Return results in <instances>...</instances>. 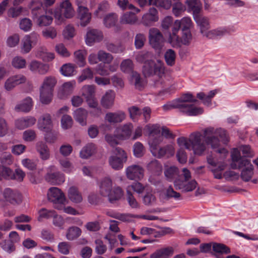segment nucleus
Instances as JSON below:
<instances>
[{"label": "nucleus", "mask_w": 258, "mask_h": 258, "mask_svg": "<svg viewBox=\"0 0 258 258\" xmlns=\"http://www.w3.org/2000/svg\"><path fill=\"white\" fill-rule=\"evenodd\" d=\"M204 138L208 146H210L220 155L219 159L213 157L212 155H209L207 158L209 168L214 177L221 179L224 177L227 180L237 178L238 174L234 171L228 170L224 172L227 166L224 159L228 154V151L223 147V146L227 145L229 142V137L226 131L221 128H215L209 127L204 131Z\"/></svg>", "instance_id": "1"}, {"label": "nucleus", "mask_w": 258, "mask_h": 258, "mask_svg": "<svg viewBox=\"0 0 258 258\" xmlns=\"http://www.w3.org/2000/svg\"><path fill=\"white\" fill-rule=\"evenodd\" d=\"M151 55L148 51H142L137 55L136 59L139 62H144L143 68L144 75L146 77L154 76L155 85L158 86L169 80L168 73L162 61L159 59L146 61Z\"/></svg>", "instance_id": "2"}, {"label": "nucleus", "mask_w": 258, "mask_h": 258, "mask_svg": "<svg viewBox=\"0 0 258 258\" xmlns=\"http://www.w3.org/2000/svg\"><path fill=\"white\" fill-rule=\"evenodd\" d=\"M206 129L203 131L204 139V131ZM177 143L180 149L177 152L176 158L181 164H184L187 161V155L183 148L188 150H192L195 155H201L206 150L207 145H208L205 140L204 142H202V136L199 132L191 134L189 138L183 137L178 138Z\"/></svg>", "instance_id": "3"}, {"label": "nucleus", "mask_w": 258, "mask_h": 258, "mask_svg": "<svg viewBox=\"0 0 258 258\" xmlns=\"http://www.w3.org/2000/svg\"><path fill=\"white\" fill-rule=\"evenodd\" d=\"M145 130L149 135V144L151 151L155 157L161 158L166 156L170 158L175 154V148L172 144L158 148V145L162 142V138L159 135L160 129L157 125H147Z\"/></svg>", "instance_id": "4"}, {"label": "nucleus", "mask_w": 258, "mask_h": 258, "mask_svg": "<svg viewBox=\"0 0 258 258\" xmlns=\"http://www.w3.org/2000/svg\"><path fill=\"white\" fill-rule=\"evenodd\" d=\"M31 5L32 18L38 26H46L52 23L53 19L50 15L53 13L52 9L47 11L43 9L41 0H33Z\"/></svg>", "instance_id": "5"}, {"label": "nucleus", "mask_w": 258, "mask_h": 258, "mask_svg": "<svg viewBox=\"0 0 258 258\" xmlns=\"http://www.w3.org/2000/svg\"><path fill=\"white\" fill-rule=\"evenodd\" d=\"M57 83L56 79L53 76L45 77L39 88V99L43 104H48L52 100L54 88Z\"/></svg>", "instance_id": "6"}, {"label": "nucleus", "mask_w": 258, "mask_h": 258, "mask_svg": "<svg viewBox=\"0 0 258 258\" xmlns=\"http://www.w3.org/2000/svg\"><path fill=\"white\" fill-rule=\"evenodd\" d=\"M134 125L131 122H127L117 127L115 131L114 136L107 135L105 136L106 141L111 145L118 144V141L131 140L133 132Z\"/></svg>", "instance_id": "7"}, {"label": "nucleus", "mask_w": 258, "mask_h": 258, "mask_svg": "<svg viewBox=\"0 0 258 258\" xmlns=\"http://www.w3.org/2000/svg\"><path fill=\"white\" fill-rule=\"evenodd\" d=\"M53 13L55 23L57 25H61L66 19H71L75 16V11L69 0L63 1Z\"/></svg>", "instance_id": "8"}, {"label": "nucleus", "mask_w": 258, "mask_h": 258, "mask_svg": "<svg viewBox=\"0 0 258 258\" xmlns=\"http://www.w3.org/2000/svg\"><path fill=\"white\" fill-rule=\"evenodd\" d=\"M254 155V153L251 147L247 145H243L234 148L231 152V163L230 164L231 168H236L237 163L240 162L243 160H247L243 159L242 157L251 158Z\"/></svg>", "instance_id": "9"}, {"label": "nucleus", "mask_w": 258, "mask_h": 258, "mask_svg": "<svg viewBox=\"0 0 258 258\" xmlns=\"http://www.w3.org/2000/svg\"><path fill=\"white\" fill-rule=\"evenodd\" d=\"M179 32L171 31L167 38V42L174 48H178L182 45H188L192 40V35L190 31H182L181 37L178 35Z\"/></svg>", "instance_id": "10"}, {"label": "nucleus", "mask_w": 258, "mask_h": 258, "mask_svg": "<svg viewBox=\"0 0 258 258\" xmlns=\"http://www.w3.org/2000/svg\"><path fill=\"white\" fill-rule=\"evenodd\" d=\"M127 155L124 150L119 148H115L112 155L109 158V165L115 170H119L123 167L126 161Z\"/></svg>", "instance_id": "11"}, {"label": "nucleus", "mask_w": 258, "mask_h": 258, "mask_svg": "<svg viewBox=\"0 0 258 258\" xmlns=\"http://www.w3.org/2000/svg\"><path fill=\"white\" fill-rule=\"evenodd\" d=\"M194 100L192 94L187 93L183 94L178 99L167 102L162 107L165 111H169L173 109L178 108L180 111H182L184 102H191Z\"/></svg>", "instance_id": "12"}, {"label": "nucleus", "mask_w": 258, "mask_h": 258, "mask_svg": "<svg viewBox=\"0 0 258 258\" xmlns=\"http://www.w3.org/2000/svg\"><path fill=\"white\" fill-rule=\"evenodd\" d=\"M47 197L49 201L55 204L54 207L58 205L66 204L67 200L63 192L58 188L51 187L47 192Z\"/></svg>", "instance_id": "13"}, {"label": "nucleus", "mask_w": 258, "mask_h": 258, "mask_svg": "<svg viewBox=\"0 0 258 258\" xmlns=\"http://www.w3.org/2000/svg\"><path fill=\"white\" fill-rule=\"evenodd\" d=\"M26 80V77L22 74L11 76L5 81L4 89L7 91H11L17 86L25 83Z\"/></svg>", "instance_id": "14"}, {"label": "nucleus", "mask_w": 258, "mask_h": 258, "mask_svg": "<svg viewBox=\"0 0 258 258\" xmlns=\"http://www.w3.org/2000/svg\"><path fill=\"white\" fill-rule=\"evenodd\" d=\"M236 168H232V169L242 168L241 172V178L246 181L249 180L253 175V166L250 163L249 160H243L237 163Z\"/></svg>", "instance_id": "15"}, {"label": "nucleus", "mask_w": 258, "mask_h": 258, "mask_svg": "<svg viewBox=\"0 0 258 258\" xmlns=\"http://www.w3.org/2000/svg\"><path fill=\"white\" fill-rule=\"evenodd\" d=\"M164 38L158 29L153 28L149 30V42L152 46L156 50H160Z\"/></svg>", "instance_id": "16"}, {"label": "nucleus", "mask_w": 258, "mask_h": 258, "mask_svg": "<svg viewBox=\"0 0 258 258\" xmlns=\"http://www.w3.org/2000/svg\"><path fill=\"white\" fill-rule=\"evenodd\" d=\"M234 31V29L230 26L219 27L209 30L206 37L210 39H220Z\"/></svg>", "instance_id": "17"}, {"label": "nucleus", "mask_w": 258, "mask_h": 258, "mask_svg": "<svg viewBox=\"0 0 258 258\" xmlns=\"http://www.w3.org/2000/svg\"><path fill=\"white\" fill-rule=\"evenodd\" d=\"M3 196L6 202L13 205L19 204L22 200V195L18 191L10 188H7L3 191Z\"/></svg>", "instance_id": "18"}, {"label": "nucleus", "mask_w": 258, "mask_h": 258, "mask_svg": "<svg viewBox=\"0 0 258 258\" xmlns=\"http://www.w3.org/2000/svg\"><path fill=\"white\" fill-rule=\"evenodd\" d=\"M127 178L130 180H141L144 175L143 168L138 165H132L125 169Z\"/></svg>", "instance_id": "19"}, {"label": "nucleus", "mask_w": 258, "mask_h": 258, "mask_svg": "<svg viewBox=\"0 0 258 258\" xmlns=\"http://www.w3.org/2000/svg\"><path fill=\"white\" fill-rule=\"evenodd\" d=\"M193 26V22L189 17H184L180 20L174 21L173 25L171 31L179 32L180 29L182 31H190L189 29Z\"/></svg>", "instance_id": "20"}, {"label": "nucleus", "mask_w": 258, "mask_h": 258, "mask_svg": "<svg viewBox=\"0 0 258 258\" xmlns=\"http://www.w3.org/2000/svg\"><path fill=\"white\" fill-rule=\"evenodd\" d=\"M37 127L43 132L51 131L53 123L50 114L45 113L42 115L38 120Z\"/></svg>", "instance_id": "21"}, {"label": "nucleus", "mask_w": 258, "mask_h": 258, "mask_svg": "<svg viewBox=\"0 0 258 258\" xmlns=\"http://www.w3.org/2000/svg\"><path fill=\"white\" fill-rule=\"evenodd\" d=\"M38 38V36L35 33L26 35L22 40L21 50L23 53H28L32 49V45H35Z\"/></svg>", "instance_id": "22"}, {"label": "nucleus", "mask_w": 258, "mask_h": 258, "mask_svg": "<svg viewBox=\"0 0 258 258\" xmlns=\"http://www.w3.org/2000/svg\"><path fill=\"white\" fill-rule=\"evenodd\" d=\"M176 189L183 191H190L197 187V182L195 180H181L176 179L174 181Z\"/></svg>", "instance_id": "23"}, {"label": "nucleus", "mask_w": 258, "mask_h": 258, "mask_svg": "<svg viewBox=\"0 0 258 258\" xmlns=\"http://www.w3.org/2000/svg\"><path fill=\"white\" fill-rule=\"evenodd\" d=\"M159 19V13L155 8H151L148 12L142 16L143 24L145 26H151Z\"/></svg>", "instance_id": "24"}, {"label": "nucleus", "mask_w": 258, "mask_h": 258, "mask_svg": "<svg viewBox=\"0 0 258 258\" xmlns=\"http://www.w3.org/2000/svg\"><path fill=\"white\" fill-rule=\"evenodd\" d=\"M193 18L197 25L200 27L202 34L204 36L207 37V34L208 33V30L210 27L209 19L200 13L194 16Z\"/></svg>", "instance_id": "25"}, {"label": "nucleus", "mask_w": 258, "mask_h": 258, "mask_svg": "<svg viewBox=\"0 0 258 258\" xmlns=\"http://www.w3.org/2000/svg\"><path fill=\"white\" fill-rule=\"evenodd\" d=\"M103 37V34L100 31L96 29L89 30L85 36L86 43L88 46H92L95 42L101 41Z\"/></svg>", "instance_id": "26"}, {"label": "nucleus", "mask_w": 258, "mask_h": 258, "mask_svg": "<svg viewBox=\"0 0 258 258\" xmlns=\"http://www.w3.org/2000/svg\"><path fill=\"white\" fill-rule=\"evenodd\" d=\"M77 17L82 27L88 25L91 20V14L87 7H80L77 9Z\"/></svg>", "instance_id": "27"}, {"label": "nucleus", "mask_w": 258, "mask_h": 258, "mask_svg": "<svg viewBox=\"0 0 258 258\" xmlns=\"http://www.w3.org/2000/svg\"><path fill=\"white\" fill-rule=\"evenodd\" d=\"M193 99H194L193 101L184 102L183 103L181 112L187 115L196 116L201 114L204 112V109L203 108L189 104L190 102H193L196 101L194 97Z\"/></svg>", "instance_id": "28"}, {"label": "nucleus", "mask_w": 258, "mask_h": 258, "mask_svg": "<svg viewBox=\"0 0 258 258\" xmlns=\"http://www.w3.org/2000/svg\"><path fill=\"white\" fill-rule=\"evenodd\" d=\"M29 69L32 72L45 75L48 72L49 66L40 61L33 60L29 64Z\"/></svg>", "instance_id": "29"}, {"label": "nucleus", "mask_w": 258, "mask_h": 258, "mask_svg": "<svg viewBox=\"0 0 258 258\" xmlns=\"http://www.w3.org/2000/svg\"><path fill=\"white\" fill-rule=\"evenodd\" d=\"M115 98V93L113 90L107 91L101 99V105L105 108H110L114 104Z\"/></svg>", "instance_id": "30"}, {"label": "nucleus", "mask_w": 258, "mask_h": 258, "mask_svg": "<svg viewBox=\"0 0 258 258\" xmlns=\"http://www.w3.org/2000/svg\"><path fill=\"white\" fill-rule=\"evenodd\" d=\"M33 104L32 98L27 97L15 106V109L18 111L28 112L32 109Z\"/></svg>", "instance_id": "31"}, {"label": "nucleus", "mask_w": 258, "mask_h": 258, "mask_svg": "<svg viewBox=\"0 0 258 258\" xmlns=\"http://www.w3.org/2000/svg\"><path fill=\"white\" fill-rule=\"evenodd\" d=\"M36 121V120L34 117L26 116L17 119L15 121V125L18 129L23 130L33 125Z\"/></svg>", "instance_id": "32"}, {"label": "nucleus", "mask_w": 258, "mask_h": 258, "mask_svg": "<svg viewBox=\"0 0 258 258\" xmlns=\"http://www.w3.org/2000/svg\"><path fill=\"white\" fill-rule=\"evenodd\" d=\"M88 114L87 110L83 108H79L76 109L73 113L75 120L82 126H85L87 124Z\"/></svg>", "instance_id": "33"}, {"label": "nucleus", "mask_w": 258, "mask_h": 258, "mask_svg": "<svg viewBox=\"0 0 258 258\" xmlns=\"http://www.w3.org/2000/svg\"><path fill=\"white\" fill-rule=\"evenodd\" d=\"M174 253L172 247L168 246L156 250L150 255V258H169Z\"/></svg>", "instance_id": "34"}, {"label": "nucleus", "mask_w": 258, "mask_h": 258, "mask_svg": "<svg viewBox=\"0 0 258 258\" xmlns=\"http://www.w3.org/2000/svg\"><path fill=\"white\" fill-rule=\"evenodd\" d=\"M100 194L105 196L112 187V181L110 177H105L100 180L98 183Z\"/></svg>", "instance_id": "35"}, {"label": "nucleus", "mask_w": 258, "mask_h": 258, "mask_svg": "<svg viewBox=\"0 0 258 258\" xmlns=\"http://www.w3.org/2000/svg\"><path fill=\"white\" fill-rule=\"evenodd\" d=\"M185 4L188 13L192 12L193 17L200 13L202 4L199 0H186Z\"/></svg>", "instance_id": "36"}, {"label": "nucleus", "mask_w": 258, "mask_h": 258, "mask_svg": "<svg viewBox=\"0 0 258 258\" xmlns=\"http://www.w3.org/2000/svg\"><path fill=\"white\" fill-rule=\"evenodd\" d=\"M138 21V18L136 13L132 12L124 13L120 17V23L121 24L133 25L136 24Z\"/></svg>", "instance_id": "37"}, {"label": "nucleus", "mask_w": 258, "mask_h": 258, "mask_svg": "<svg viewBox=\"0 0 258 258\" xmlns=\"http://www.w3.org/2000/svg\"><path fill=\"white\" fill-rule=\"evenodd\" d=\"M97 151L96 145L92 143L86 145L80 152V157L86 159L94 155Z\"/></svg>", "instance_id": "38"}, {"label": "nucleus", "mask_w": 258, "mask_h": 258, "mask_svg": "<svg viewBox=\"0 0 258 258\" xmlns=\"http://www.w3.org/2000/svg\"><path fill=\"white\" fill-rule=\"evenodd\" d=\"M125 118V114L122 111L116 112H108L105 117L106 121L109 123H118L122 121Z\"/></svg>", "instance_id": "39"}, {"label": "nucleus", "mask_w": 258, "mask_h": 258, "mask_svg": "<svg viewBox=\"0 0 258 258\" xmlns=\"http://www.w3.org/2000/svg\"><path fill=\"white\" fill-rule=\"evenodd\" d=\"M123 196V191L122 189L118 186H115L110 189L109 194L105 197H107L109 201L113 203L115 201L120 200Z\"/></svg>", "instance_id": "40"}, {"label": "nucleus", "mask_w": 258, "mask_h": 258, "mask_svg": "<svg viewBox=\"0 0 258 258\" xmlns=\"http://www.w3.org/2000/svg\"><path fill=\"white\" fill-rule=\"evenodd\" d=\"M46 179L49 182L54 184H59L65 180L64 174L60 172L53 173H47L46 175Z\"/></svg>", "instance_id": "41"}, {"label": "nucleus", "mask_w": 258, "mask_h": 258, "mask_svg": "<svg viewBox=\"0 0 258 258\" xmlns=\"http://www.w3.org/2000/svg\"><path fill=\"white\" fill-rule=\"evenodd\" d=\"M87 51L85 49H79L74 52L75 61L80 67H83L86 64V56Z\"/></svg>", "instance_id": "42"}, {"label": "nucleus", "mask_w": 258, "mask_h": 258, "mask_svg": "<svg viewBox=\"0 0 258 258\" xmlns=\"http://www.w3.org/2000/svg\"><path fill=\"white\" fill-rule=\"evenodd\" d=\"M36 150L42 160H47L49 159L50 151L46 145L42 142H38L36 144Z\"/></svg>", "instance_id": "43"}, {"label": "nucleus", "mask_w": 258, "mask_h": 258, "mask_svg": "<svg viewBox=\"0 0 258 258\" xmlns=\"http://www.w3.org/2000/svg\"><path fill=\"white\" fill-rule=\"evenodd\" d=\"M117 21L118 15L116 13H111L104 16L103 23L105 27L110 28L115 26Z\"/></svg>", "instance_id": "44"}, {"label": "nucleus", "mask_w": 258, "mask_h": 258, "mask_svg": "<svg viewBox=\"0 0 258 258\" xmlns=\"http://www.w3.org/2000/svg\"><path fill=\"white\" fill-rule=\"evenodd\" d=\"M88 106L93 109L90 111V113L94 116H98L101 114L102 110L100 107H98L97 101L94 97L86 99Z\"/></svg>", "instance_id": "45"}, {"label": "nucleus", "mask_w": 258, "mask_h": 258, "mask_svg": "<svg viewBox=\"0 0 258 258\" xmlns=\"http://www.w3.org/2000/svg\"><path fill=\"white\" fill-rule=\"evenodd\" d=\"M29 14V11L26 8L17 7L11 8L8 12V15L9 17L16 18L21 15L27 16Z\"/></svg>", "instance_id": "46"}, {"label": "nucleus", "mask_w": 258, "mask_h": 258, "mask_svg": "<svg viewBox=\"0 0 258 258\" xmlns=\"http://www.w3.org/2000/svg\"><path fill=\"white\" fill-rule=\"evenodd\" d=\"M68 197L72 202L75 203H80L83 199L81 194L75 186H72L69 188Z\"/></svg>", "instance_id": "47"}, {"label": "nucleus", "mask_w": 258, "mask_h": 258, "mask_svg": "<svg viewBox=\"0 0 258 258\" xmlns=\"http://www.w3.org/2000/svg\"><path fill=\"white\" fill-rule=\"evenodd\" d=\"M59 163L62 170L66 173L70 174L75 171L73 164L68 159H60Z\"/></svg>", "instance_id": "48"}, {"label": "nucleus", "mask_w": 258, "mask_h": 258, "mask_svg": "<svg viewBox=\"0 0 258 258\" xmlns=\"http://www.w3.org/2000/svg\"><path fill=\"white\" fill-rule=\"evenodd\" d=\"M60 72L65 77H72L76 74L75 66L70 63L64 64L60 68Z\"/></svg>", "instance_id": "49"}, {"label": "nucleus", "mask_w": 258, "mask_h": 258, "mask_svg": "<svg viewBox=\"0 0 258 258\" xmlns=\"http://www.w3.org/2000/svg\"><path fill=\"white\" fill-rule=\"evenodd\" d=\"M35 56L45 61H50L55 57L54 54L53 52H47L44 48H41L36 51Z\"/></svg>", "instance_id": "50"}, {"label": "nucleus", "mask_w": 258, "mask_h": 258, "mask_svg": "<svg viewBox=\"0 0 258 258\" xmlns=\"http://www.w3.org/2000/svg\"><path fill=\"white\" fill-rule=\"evenodd\" d=\"M53 225L59 230L64 229L65 220L62 216L58 215L55 211L52 217Z\"/></svg>", "instance_id": "51"}, {"label": "nucleus", "mask_w": 258, "mask_h": 258, "mask_svg": "<svg viewBox=\"0 0 258 258\" xmlns=\"http://www.w3.org/2000/svg\"><path fill=\"white\" fill-rule=\"evenodd\" d=\"M81 233L82 230L80 228L76 226H72L67 230L66 237L69 240H73L79 237Z\"/></svg>", "instance_id": "52"}, {"label": "nucleus", "mask_w": 258, "mask_h": 258, "mask_svg": "<svg viewBox=\"0 0 258 258\" xmlns=\"http://www.w3.org/2000/svg\"><path fill=\"white\" fill-rule=\"evenodd\" d=\"M178 174L179 171L176 167L174 166L166 167L164 171V174L167 180L168 181H173Z\"/></svg>", "instance_id": "53"}, {"label": "nucleus", "mask_w": 258, "mask_h": 258, "mask_svg": "<svg viewBox=\"0 0 258 258\" xmlns=\"http://www.w3.org/2000/svg\"><path fill=\"white\" fill-rule=\"evenodd\" d=\"M145 189V186L139 182H135L126 188V193H132V191L141 194Z\"/></svg>", "instance_id": "54"}, {"label": "nucleus", "mask_w": 258, "mask_h": 258, "mask_svg": "<svg viewBox=\"0 0 258 258\" xmlns=\"http://www.w3.org/2000/svg\"><path fill=\"white\" fill-rule=\"evenodd\" d=\"M55 211L53 210H48L45 208H42L38 211V216L37 220L42 222L44 219H48L52 218Z\"/></svg>", "instance_id": "55"}, {"label": "nucleus", "mask_w": 258, "mask_h": 258, "mask_svg": "<svg viewBox=\"0 0 258 258\" xmlns=\"http://www.w3.org/2000/svg\"><path fill=\"white\" fill-rule=\"evenodd\" d=\"M131 81L134 83L135 87L141 90L145 85V82L141 79L139 74L136 72H132Z\"/></svg>", "instance_id": "56"}, {"label": "nucleus", "mask_w": 258, "mask_h": 258, "mask_svg": "<svg viewBox=\"0 0 258 258\" xmlns=\"http://www.w3.org/2000/svg\"><path fill=\"white\" fill-rule=\"evenodd\" d=\"M26 60L21 56H16L12 60V66L16 69H24L26 67Z\"/></svg>", "instance_id": "57"}, {"label": "nucleus", "mask_w": 258, "mask_h": 258, "mask_svg": "<svg viewBox=\"0 0 258 258\" xmlns=\"http://www.w3.org/2000/svg\"><path fill=\"white\" fill-rule=\"evenodd\" d=\"M186 10L185 6L180 2L174 3L172 6V13L176 17H180Z\"/></svg>", "instance_id": "58"}, {"label": "nucleus", "mask_w": 258, "mask_h": 258, "mask_svg": "<svg viewBox=\"0 0 258 258\" xmlns=\"http://www.w3.org/2000/svg\"><path fill=\"white\" fill-rule=\"evenodd\" d=\"M76 83L75 80L67 82L63 84L61 87V93L64 96L70 95L74 90Z\"/></svg>", "instance_id": "59"}, {"label": "nucleus", "mask_w": 258, "mask_h": 258, "mask_svg": "<svg viewBox=\"0 0 258 258\" xmlns=\"http://www.w3.org/2000/svg\"><path fill=\"white\" fill-rule=\"evenodd\" d=\"M164 58L167 64L172 66L175 62L176 53L173 50L169 49L165 52Z\"/></svg>", "instance_id": "60"}, {"label": "nucleus", "mask_w": 258, "mask_h": 258, "mask_svg": "<svg viewBox=\"0 0 258 258\" xmlns=\"http://www.w3.org/2000/svg\"><path fill=\"white\" fill-rule=\"evenodd\" d=\"M76 35V30L73 25L69 24L67 25L62 32V35L64 39L70 40Z\"/></svg>", "instance_id": "61"}, {"label": "nucleus", "mask_w": 258, "mask_h": 258, "mask_svg": "<svg viewBox=\"0 0 258 258\" xmlns=\"http://www.w3.org/2000/svg\"><path fill=\"white\" fill-rule=\"evenodd\" d=\"M95 87L93 85H85L82 89V95L86 98L89 99L94 97Z\"/></svg>", "instance_id": "62"}, {"label": "nucleus", "mask_w": 258, "mask_h": 258, "mask_svg": "<svg viewBox=\"0 0 258 258\" xmlns=\"http://www.w3.org/2000/svg\"><path fill=\"white\" fill-rule=\"evenodd\" d=\"M212 248L216 253H229L230 252V249L225 245L221 243H212Z\"/></svg>", "instance_id": "63"}, {"label": "nucleus", "mask_w": 258, "mask_h": 258, "mask_svg": "<svg viewBox=\"0 0 258 258\" xmlns=\"http://www.w3.org/2000/svg\"><path fill=\"white\" fill-rule=\"evenodd\" d=\"M131 118L134 122L138 121L139 118L142 115V111L136 106H132L128 108Z\"/></svg>", "instance_id": "64"}]
</instances>
